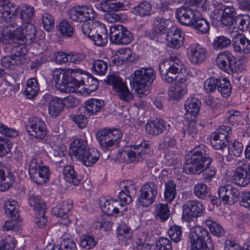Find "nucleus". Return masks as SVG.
<instances>
[{
  "label": "nucleus",
  "mask_w": 250,
  "mask_h": 250,
  "mask_svg": "<svg viewBox=\"0 0 250 250\" xmlns=\"http://www.w3.org/2000/svg\"><path fill=\"white\" fill-rule=\"evenodd\" d=\"M82 74L79 69L56 68L53 72V80L60 91L73 92L83 83Z\"/></svg>",
  "instance_id": "f257e3e1"
},
{
  "label": "nucleus",
  "mask_w": 250,
  "mask_h": 250,
  "mask_svg": "<svg viewBox=\"0 0 250 250\" xmlns=\"http://www.w3.org/2000/svg\"><path fill=\"white\" fill-rule=\"evenodd\" d=\"M208 150L204 145L196 146L188 155L183 170L187 174L198 175L208 167L212 162L208 156Z\"/></svg>",
  "instance_id": "f03ea898"
},
{
  "label": "nucleus",
  "mask_w": 250,
  "mask_h": 250,
  "mask_svg": "<svg viewBox=\"0 0 250 250\" xmlns=\"http://www.w3.org/2000/svg\"><path fill=\"white\" fill-rule=\"evenodd\" d=\"M69 153L86 167H90L94 164L100 156L97 150L90 149L87 146V141L80 139H76L72 142Z\"/></svg>",
  "instance_id": "7ed1b4c3"
},
{
  "label": "nucleus",
  "mask_w": 250,
  "mask_h": 250,
  "mask_svg": "<svg viewBox=\"0 0 250 250\" xmlns=\"http://www.w3.org/2000/svg\"><path fill=\"white\" fill-rule=\"evenodd\" d=\"M131 83L136 92L140 97L147 95L149 93V86L155 79V74L153 69L150 67L142 68L135 71L131 76Z\"/></svg>",
  "instance_id": "20e7f679"
},
{
  "label": "nucleus",
  "mask_w": 250,
  "mask_h": 250,
  "mask_svg": "<svg viewBox=\"0 0 250 250\" xmlns=\"http://www.w3.org/2000/svg\"><path fill=\"white\" fill-rule=\"evenodd\" d=\"M81 29L83 35L93 41L95 45L103 46L107 42V31L101 22L96 21L83 23Z\"/></svg>",
  "instance_id": "39448f33"
},
{
  "label": "nucleus",
  "mask_w": 250,
  "mask_h": 250,
  "mask_svg": "<svg viewBox=\"0 0 250 250\" xmlns=\"http://www.w3.org/2000/svg\"><path fill=\"white\" fill-rule=\"evenodd\" d=\"M183 68L182 62L175 56H171L159 64V71L165 82L172 83L178 77Z\"/></svg>",
  "instance_id": "423d86ee"
},
{
  "label": "nucleus",
  "mask_w": 250,
  "mask_h": 250,
  "mask_svg": "<svg viewBox=\"0 0 250 250\" xmlns=\"http://www.w3.org/2000/svg\"><path fill=\"white\" fill-rule=\"evenodd\" d=\"M191 250H211L212 244L209 233L201 226L193 228L189 234Z\"/></svg>",
  "instance_id": "0eeeda50"
},
{
  "label": "nucleus",
  "mask_w": 250,
  "mask_h": 250,
  "mask_svg": "<svg viewBox=\"0 0 250 250\" xmlns=\"http://www.w3.org/2000/svg\"><path fill=\"white\" fill-rule=\"evenodd\" d=\"M28 172L31 178L38 185H42L49 180V168L43 165L40 158L34 157L31 159Z\"/></svg>",
  "instance_id": "6e6552de"
},
{
  "label": "nucleus",
  "mask_w": 250,
  "mask_h": 250,
  "mask_svg": "<svg viewBox=\"0 0 250 250\" xmlns=\"http://www.w3.org/2000/svg\"><path fill=\"white\" fill-rule=\"evenodd\" d=\"M96 137L102 147L109 149L118 146L122 133L118 129L104 128L97 132Z\"/></svg>",
  "instance_id": "1a4fd4ad"
},
{
  "label": "nucleus",
  "mask_w": 250,
  "mask_h": 250,
  "mask_svg": "<svg viewBox=\"0 0 250 250\" xmlns=\"http://www.w3.org/2000/svg\"><path fill=\"white\" fill-rule=\"evenodd\" d=\"M216 88L225 97L229 96L231 92L230 82L226 78L211 77L205 82L204 89L207 92H213Z\"/></svg>",
  "instance_id": "9d476101"
},
{
  "label": "nucleus",
  "mask_w": 250,
  "mask_h": 250,
  "mask_svg": "<svg viewBox=\"0 0 250 250\" xmlns=\"http://www.w3.org/2000/svg\"><path fill=\"white\" fill-rule=\"evenodd\" d=\"M149 145L146 141L132 146V149L118 152L120 158L127 162H137L145 159L146 155L149 152Z\"/></svg>",
  "instance_id": "9b49d317"
},
{
  "label": "nucleus",
  "mask_w": 250,
  "mask_h": 250,
  "mask_svg": "<svg viewBox=\"0 0 250 250\" xmlns=\"http://www.w3.org/2000/svg\"><path fill=\"white\" fill-rule=\"evenodd\" d=\"M105 82L113 86L117 96L121 100L128 102L132 100L133 95L128 88L126 83L118 76L115 74L109 75L105 80Z\"/></svg>",
  "instance_id": "f8f14e48"
},
{
  "label": "nucleus",
  "mask_w": 250,
  "mask_h": 250,
  "mask_svg": "<svg viewBox=\"0 0 250 250\" xmlns=\"http://www.w3.org/2000/svg\"><path fill=\"white\" fill-rule=\"evenodd\" d=\"M68 15L72 21L83 23L94 21L97 16L93 7L88 5L74 7L70 9Z\"/></svg>",
  "instance_id": "ddd939ff"
},
{
  "label": "nucleus",
  "mask_w": 250,
  "mask_h": 250,
  "mask_svg": "<svg viewBox=\"0 0 250 250\" xmlns=\"http://www.w3.org/2000/svg\"><path fill=\"white\" fill-rule=\"evenodd\" d=\"M250 183V163L245 158H235V184L245 187Z\"/></svg>",
  "instance_id": "4468645a"
},
{
  "label": "nucleus",
  "mask_w": 250,
  "mask_h": 250,
  "mask_svg": "<svg viewBox=\"0 0 250 250\" xmlns=\"http://www.w3.org/2000/svg\"><path fill=\"white\" fill-rule=\"evenodd\" d=\"M109 38L112 43L117 44H127L133 39L132 34L121 24L110 27Z\"/></svg>",
  "instance_id": "2eb2a0df"
},
{
  "label": "nucleus",
  "mask_w": 250,
  "mask_h": 250,
  "mask_svg": "<svg viewBox=\"0 0 250 250\" xmlns=\"http://www.w3.org/2000/svg\"><path fill=\"white\" fill-rule=\"evenodd\" d=\"M157 186L153 182H146L144 184L141 188L138 198L140 204L144 207L151 205L157 195Z\"/></svg>",
  "instance_id": "dca6fc26"
},
{
  "label": "nucleus",
  "mask_w": 250,
  "mask_h": 250,
  "mask_svg": "<svg viewBox=\"0 0 250 250\" xmlns=\"http://www.w3.org/2000/svg\"><path fill=\"white\" fill-rule=\"evenodd\" d=\"M183 218L187 222L192 221L193 218L201 216L203 214L204 208L199 201L189 200L183 207Z\"/></svg>",
  "instance_id": "f3484780"
},
{
  "label": "nucleus",
  "mask_w": 250,
  "mask_h": 250,
  "mask_svg": "<svg viewBox=\"0 0 250 250\" xmlns=\"http://www.w3.org/2000/svg\"><path fill=\"white\" fill-rule=\"evenodd\" d=\"M26 130L29 135L38 139H43L47 132L45 123L37 118H33L29 120L26 125Z\"/></svg>",
  "instance_id": "a211bd4d"
},
{
  "label": "nucleus",
  "mask_w": 250,
  "mask_h": 250,
  "mask_svg": "<svg viewBox=\"0 0 250 250\" xmlns=\"http://www.w3.org/2000/svg\"><path fill=\"white\" fill-rule=\"evenodd\" d=\"M234 57L228 51L220 53L216 59L218 67L228 74L233 76L234 74Z\"/></svg>",
  "instance_id": "6ab92c4d"
},
{
  "label": "nucleus",
  "mask_w": 250,
  "mask_h": 250,
  "mask_svg": "<svg viewBox=\"0 0 250 250\" xmlns=\"http://www.w3.org/2000/svg\"><path fill=\"white\" fill-rule=\"evenodd\" d=\"M18 11L20 13L21 21L25 23L30 22L34 16V8L27 4H22L19 6L18 8H15L14 10L6 11L5 13L9 16V19H11L13 17H16Z\"/></svg>",
  "instance_id": "aec40b11"
},
{
  "label": "nucleus",
  "mask_w": 250,
  "mask_h": 250,
  "mask_svg": "<svg viewBox=\"0 0 250 250\" xmlns=\"http://www.w3.org/2000/svg\"><path fill=\"white\" fill-rule=\"evenodd\" d=\"M120 187L122 189L119 193V198L120 199V206L123 207V202L125 204H129L131 202V195L135 194L136 192V188L134 183L131 181H125L120 184Z\"/></svg>",
  "instance_id": "412c9836"
},
{
  "label": "nucleus",
  "mask_w": 250,
  "mask_h": 250,
  "mask_svg": "<svg viewBox=\"0 0 250 250\" xmlns=\"http://www.w3.org/2000/svg\"><path fill=\"white\" fill-rule=\"evenodd\" d=\"M196 12L193 8L182 6L177 9L176 17L181 24L190 26L196 16Z\"/></svg>",
  "instance_id": "4be33fe9"
},
{
  "label": "nucleus",
  "mask_w": 250,
  "mask_h": 250,
  "mask_svg": "<svg viewBox=\"0 0 250 250\" xmlns=\"http://www.w3.org/2000/svg\"><path fill=\"white\" fill-rule=\"evenodd\" d=\"M188 53L191 62L195 64L201 63L206 58V50L198 44L191 45L188 48Z\"/></svg>",
  "instance_id": "5701e85b"
},
{
  "label": "nucleus",
  "mask_w": 250,
  "mask_h": 250,
  "mask_svg": "<svg viewBox=\"0 0 250 250\" xmlns=\"http://www.w3.org/2000/svg\"><path fill=\"white\" fill-rule=\"evenodd\" d=\"M184 40V33L177 27H172L168 31L167 40L172 48H178L182 46Z\"/></svg>",
  "instance_id": "b1692460"
},
{
  "label": "nucleus",
  "mask_w": 250,
  "mask_h": 250,
  "mask_svg": "<svg viewBox=\"0 0 250 250\" xmlns=\"http://www.w3.org/2000/svg\"><path fill=\"white\" fill-rule=\"evenodd\" d=\"M21 46H15L12 48V55L3 57L1 59V65L5 68H10L14 65H17L21 63Z\"/></svg>",
  "instance_id": "393cba45"
},
{
  "label": "nucleus",
  "mask_w": 250,
  "mask_h": 250,
  "mask_svg": "<svg viewBox=\"0 0 250 250\" xmlns=\"http://www.w3.org/2000/svg\"><path fill=\"white\" fill-rule=\"evenodd\" d=\"M104 102L103 100L91 99L85 102L84 107L82 110L86 111V114L90 116L100 112L104 108Z\"/></svg>",
  "instance_id": "a878e982"
},
{
  "label": "nucleus",
  "mask_w": 250,
  "mask_h": 250,
  "mask_svg": "<svg viewBox=\"0 0 250 250\" xmlns=\"http://www.w3.org/2000/svg\"><path fill=\"white\" fill-rule=\"evenodd\" d=\"M200 102L196 98L188 99L185 104V108L187 111L186 118L189 119V116H191L192 118H195L200 110Z\"/></svg>",
  "instance_id": "bb28decb"
},
{
  "label": "nucleus",
  "mask_w": 250,
  "mask_h": 250,
  "mask_svg": "<svg viewBox=\"0 0 250 250\" xmlns=\"http://www.w3.org/2000/svg\"><path fill=\"white\" fill-rule=\"evenodd\" d=\"M181 81V83L170 87L168 92L169 98L174 100H179L186 93L187 85L184 80Z\"/></svg>",
  "instance_id": "cd10ccee"
},
{
  "label": "nucleus",
  "mask_w": 250,
  "mask_h": 250,
  "mask_svg": "<svg viewBox=\"0 0 250 250\" xmlns=\"http://www.w3.org/2000/svg\"><path fill=\"white\" fill-rule=\"evenodd\" d=\"M166 128V123L162 120H158L147 123L146 125V131L152 135H157L162 133Z\"/></svg>",
  "instance_id": "c85d7f7f"
},
{
  "label": "nucleus",
  "mask_w": 250,
  "mask_h": 250,
  "mask_svg": "<svg viewBox=\"0 0 250 250\" xmlns=\"http://www.w3.org/2000/svg\"><path fill=\"white\" fill-rule=\"evenodd\" d=\"M220 198L226 204H229L231 201L233 203L234 200V191L233 187L230 185H227L220 187L218 190Z\"/></svg>",
  "instance_id": "c756f323"
},
{
  "label": "nucleus",
  "mask_w": 250,
  "mask_h": 250,
  "mask_svg": "<svg viewBox=\"0 0 250 250\" xmlns=\"http://www.w3.org/2000/svg\"><path fill=\"white\" fill-rule=\"evenodd\" d=\"M63 175L64 180L67 182L74 186H78L81 183V179L71 166L64 167L63 169Z\"/></svg>",
  "instance_id": "7c9ffc66"
},
{
  "label": "nucleus",
  "mask_w": 250,
  "mask_h": 250,
  "mask_svg": "<svg viewBox=\"0 0 250 250\" xmlns=\"http://www.w3.org/2000/svg\"><path fill=\"white\" fill-rule=\"evenodd\" d=\"M235 52L245 54L250 52V41L240 33L235 36Z\"/></svg>",
  "instance_id": "2f4dec72"
},
{
  "label": "nucleus",
  "mask_w": 250,
  "mask_h": 250,
  "mask_svg": "<svg viewBox=\"0 0 250 250\" xmlns=\"http://www.w3.org/2000/svg\"><path fill=\"white\" fill-rule=\"evenodd\" d=\"M63 109L62 99L54 97L50 101L48 110L50 115L55 118L57 117Z\"/></svg>",
  "instance_id": "473e14b6"
},
{
  "label": "nucleus",
  "mask_w": 250,
  "mask_h": 250,
  "mask_svg": "<svg viewBox=\"0 0 250 250\" xmlns=\"http://www.w3.org/2000/svg\"><path fill=\"white\" fill-rule=\"evenodd\" d=\"M152 7L146 1H143L131 9V12L136 16L144 17L150 15Z\"/></svg>",
  "instance_id": "72a5a7b5"
},
{
  "label": "nucleus",
  "mask_w": 250,
  "mask_h": 250,
  "mask_svg": "<svg viewBox=\"0 0 250 250\" xmlns=\"http://www.w3.org/2000/svg\"><path fill=\"white\" fill-rule=\"evenodd\" d=\"M5 212L9 215L12 220L17 221L19 219L18 204L14 200H8L4 203Z\"/></svg>",
  "instance_id": "f704fd0d"
},
{
  "label": "nucleus",
  "mask_w": 250,
  "mask_h": 250,
  "mask_svg": "<svg viewBox=\"0 0 250 250\" xmlns=\"http://www.w3.org/2000/svg\"><path fill=\"white\" fill-rule=\"evenodd\" d=\"M28 202L31 207L36 211L43 214L46 211V205L44 202L38 195L33 194L30 196Z\"/></svg>",
  "instance_id": "c9c22d12"
},
{
  "label": "nucleus",
  "mask_w": 250,
  "mask_h": 250,
  "mask_svg": "<svg viewBox=\"0 0 250 250\" xmlns=\"http://www.w3.org/2000/svg\"><path fill=\"white\" fill-rule=\"evenodd\" d=\"M72 207L73 203L72 201H63L58 206L53 208L52 213L58 217H63L66 216Z\"/></svg>",
  "instance_id": "e433bc0d"
},
{
  "label": "nucleus",
  "mask_w": 250,
  "mask_h": 250,
  "mask_svg": "<svg viewBox=\"0 0 250 250\" xmlns=\"http://www.w3.org/2000/svg\"><path fill=\"white\" fill-rule=\"evenodd\" d=\"M39 89L37 79L35 78H31L27 82L25 94L27 98L32 99L37 95Z\"/></svg>",
  "instance_id": "4c0bfd02"
},
{
  "label": "nucleus",
  "mask_w": 250,
  "mask_h": 250,
  "mask_svg": "<svg viewBox=\"0 0 250 250\" xmlns=\"http://www.w3.org/2000/svg\"><path fill=\"white\" fill-rule=\"evenodd\" d=\"M119 202L116 200H107L102 207V209L108 215H113L119 213L120 208L117 207Z\"/></svg>",
  "instance_id": "58836bf2"
},
{
  "label": "nucleus",
  "mask_w": 250,
  "mask_h": 250,
  "mask_svg": "<svg viewBox=\"0 0 250 250\" xmlns=\"http://www.w3.org/2000/svg\"><path fill=\"white\" fill-rule=\"evenodd\" d=\"M176 185L171 180L165 183L164 196L165 200L170 203L175 198L176 195Z\"/></svg>",
  "instance_id": "ea45409f"
},
{
  "label": "nucleus",
  "mask_w": 250,
  "mask_h": 250,
  "mask_svg": "<svg viewBox=\"0 0 250 250\" xmlns=\"http://www.w3.org/2000/svg\"><path fill=\"white\" fill-rule=\"evenodd\" d=\"M193 23L190 25L194 28L204 34L207 33L209 30V23L205 19L203 18H197L195 16L194 19Z\"/></svg>",
  "instance_id": "a19ab883"
},
{
  "label": "nucleus",
  "mask_w": 250,
  "mask_h": 250,
  "mask_svg": "<svg viewBox=\"0 0 250 250\" xmlns=\"http://www.w3.org/2000/svg\"><path fill=\"white\" fill-rule=\"evenodd\" d=\"M170 21L162 17H157L153 23L154 29L156 34H165Z\"/></svg>",
  "instance_id": "79ce46f5"
},
{
  "label": "nucleus",
  "mask_w": 250,
  "mask_h": 250,
  "mask_svg": "<svg viewBox=\"0 0 250 250\" xmlns=\"http://www.w3.org/2000/svg\"><path fill=\"white\" fill-rule=\"evenodd\" d=\"M194 194L198 198L205 199L209 195L210 189L203 183H198L194 186Z\"/></svg>",
  "instance_id": "37998d69"
},
{
  "label": "nucleus",
  "mask_w": 250,
  "mask_h": 250,
  "mask_svg": "<svg viewBox=\"0 0 250 250\" xmlns=\"http://www.w3.org/2000/svg\"><path fill=\"white\" fill-rule=\"evenodd\" d=\"M235 25L241 31L247 30L250 26V17L247 14L235 17Z\"/></svg>",
  "instance_id": "c03bdc74"
},
{
  "label": "nucleus",
  "mask_w": 250,
  "mask_h": 250,
  "mask_svg": "<svg viewBox=\"0 0 250 250\" xmlns=\"http://www.w3.org/2000/svg\"><path fill=\"white\" fill-rule=\"evenodd\" d=\"M234 21V8L228 7L225 8V13L222 23L226 26H232Z\"/></svg>",
  "instance_id": "a18cd8bd"
},
{
  "label": "nucleus",
  "mask_w": 250,
  "mask_h": 250,
  "mask_svg": "<svg viewBox=\"0 0 250 250\" xmlns=\"http://www.w3.org/2000/svg\"><path fill=\"white\" fill-rule=\"evenodd\" d=\"M227 142L228 139L225 138V136H220L215 133L210 141L211 146L215 149H222L226 146V142Z\"/></svg>",
  "instance_id": "49530a36"
},
{
  "label": "nucleus",
  "mask_w": 250,
  "mask_h": 250,
  "mask_svg": "<svg viewBox=\"0 0 250 250\" xmlns=\"http://www.w3.org/2000/svg\"><path fill=\"white\" fill-rule=\"evenodd\" d=\"M231 41L229 38L224 36L216 37L213 40L212 46L214 49H222L227 47Z\"/></svg>",
  "instance_id": "de8ad7c7"
},
{
  "label": "nucleus",
  "mask_w": 250,
  "mask_h": 250,
  "mask_svg": "<svg viewBox=\"0 0 250 250\" xmlns=\"http://www.w3.org/2000/svg\"><path fill=\"white\" fill-rule=\"evenodd\" d=\"M190 7L198 13L206 11L208 7V0H188Z\"/></svg>",
  "instance_id": "09e8293b"
},
{
  "label": "nucleus",
  "mask_w": 250,
  "mask_h": 250,
  "mask_svg": "<svg viewBox=\"0 0 250 250\" xmlns=\"http://www.w3.org/2000/svg\"><path fill=\"white\" fill-rule=\"evenodd\" d=\"M96 244L94 238L89 235H82L80 238V245L84 249L90 250Z\"/></svg>",
  "instance_id": "8fccbe9b"
},
{
  "label": "nucleus",
  "mask_w": 250,
  "mask_h": 250,
  "mask_svg": "<svg viewBox=\"0 0 250 250\" xmlns=\"http://www.w3.org/2000/svg\"><path fill=\"white\" fill-rule=\"evenodd\" d=\"M92 70L95 74L99 75H104L107 69V64L101 60H97L93 62Z\"/></svg>",
  "instance_id": "3c124183"
},
{
  "label": "nucleus",
  "mask_w": 250,
  "mask_h": 250,
  "mask_svg": "<svg viewBox=\"0 0 250 250\" xmlns=\"http://www.w3.org/2000/svg\"><path fill=\"white\" fill-rule=\"evenodd\" d=\"M206 225L209 228L211 232L216 236H220L224 233V230L216 222L208 219L205 221Z\"/></svg>",
  "instance_id": "603ef678"
},
{
  "label": "nucleus",
  "mask_w": 250,
  "mask_h": 250,
  "mask_svg": "<svg viewBox=\"0 0 250 250\" xmlns=\"http://www.w3.org/2000/svg\"><path fill=\"white\" fill-rule=\"evenodd\" d=\"M58 30L63 36L67 37H71L74 33L73 27L65 20L60 23Z\"/></svg>",
  "instance_id": "864d4df0"
},
{
  "label": "nucleus",
  "mask_w": 250,
  "mask_h": 250,
  "mask_svg": "<svg viewBox=\"0 0 250 250\" xmlns=\"http://www.w3.org/2000/svg\"><path fill=\"white\" fill-rule=\"evenodd\" d=\"M169 210L167 205L160 204L156 208V216L162 221L167 220L169 216Z\"/></svg>",
  "instance_id": "5fc2aeb1"
},
{
  "label": "nucleus",
  "mask_w": 250,
  "mask_h": 250,
  "mask_svg": "<svg viewBox=\"0 0 250 250\" xmlns=\"http://www.w3.org/2000/svg\"><path fill=\"white\" fill-rule=\"evenodd\" d=\"M168 233L171 240L175 243L179 242L182 239V230L178 226L171 227Z\"/></svg>",
  "instance_id": "6e6d98bb"
},
{
  "label": "nucleus",
  "mask_w": 250,
  "mask_h": 250,
  "mask_svg": "<svg viewBox=\"0 0 250 250\" xmlns=\"http://www.w3.org/2000/svg\"><path fill=\"white\" fill-rule=\"evenodd\" d=\"M84 114H78L75 115H71L70 117L71 120L75 123L77 125L81 128L85 126L87 124L86 112L83 110Z\"/></svg>",
  "instance_id": "4d7b16f0"
},
{
  "label": "nucleus",
  "mask_w": 250,
  "mask_h": 250,
  "mask_svg": "<svg viewBox=\"0 0 250 250\" xmlns=\"http://www.w3.org/2000/svg\"><path fill=\"white\" fill-rule=\"evenodd\" d=\"M16 244L15 238L8 237L0 242V250H14Z\"/></svg>",
  "instance_id": "13d9d810"
},
{
  "label": "nucleus",
  "mask_w": 250,
  "mask_h": 250,
  "mask_svg": "<svg viewBox=\"0 0 250 250\" xmlns=\"http://www.w3.org/2000/svg\"><path fill=\"white\" fill-rule=\"evenodd\" d=\"M42 23L44 29L48 31H50L54 27V19L53 17L48 13L44 14L42 17Z\"/></svg>",
  "instance_id": "bf43d9fd"
},
{
  "label": "nucleus",
  "mask_w": 250,
  "mask_h": 250,
  "mask_svg": "<svg viewBox=\"0 0 250 250\" xmlns=\"http://www.w3.org/2000/svg\"><path fill=\"white\" fill-rule=\"evenodd\" d=\"M239 204L241 206L250 209V192H242L240 193L238 196Z\"/></svg>",
  "instance_id": "052dcab7"
},
{
  "label": "nucleus",
  "mask_w": 250,
  "mask_h": 250,
  "mask_svg": "<svg viewBox=\"0 0 250 250\" xmlns=\"http://www.w3.org/2000/svg\"><path fill=\"white\" fill-rule=\"evenodd\" d=\"M5 170L7 171V168L1 163L0 162V191H3L8 189L10 186L8 184H6L5 180Z\"/></svg>",
  "instance_id": "680f3d73"
},
{
  "label": "nucleus",
  "mask_w": 250,
  "mask_h": 250,
  "mask_svg": "<svg viewBox=\"0 0 250 250\" xmlns=\"http://www.w3.org/2000/svg\"><path fill=\"white\" fill-rule=\"evenodd\" d=\"M119 237H124L126 239H130L132 236L130 228L125 224L120 225L117 230Z\"/></svg>",
  "instance_id": "e2e57ef3"
},
{
  "label": "nucleus",
  "mask_w": 250,
  "mask_h": 250,
  "mask_svg": "<svg viewBox=\"0 0 250 250\" xmlns=\"http://www.w3.org/2000/svg\"><path fill=\"white\" fill-rule=\"evenodd\" d=\"M26 24L24 31L25 38L30 41L34 40L36 33V28L33 24L30 22Z\"/></svg>",
  "instance_id": "0e129e2a"
},
{
  "label": "nucleus",
  "mask_w": 250,
  "mask_h": 250,
  "mask_svg": "<svg viewBox=\"0 0 250 250\" xmlns=\"http://www.w3.org/2000/svg\"><path fill=\"white\" fill-rule=\"evenodd\" d=\"M202 172H204L203 174V181L205 183H209L215 177L216 170L214 167H210L209 166Z\"/></svg>",
  "instance_id": "69168bd1"
},
{
  "label": "nucleus",
  "mask_w": 250,
  "mask_h": 250,
  "mask_svg": "<svg viewBox=\"0 0 250 250\" xmlns=\"http://www.w3.org/2000/svg\"><path fill=\"white\" fill-rule=\"evenodd\" d=\"M157 247L158 250H173L171 242L166 237L159 240L157 243Z\"/></svg>",
  "instance_id": "338daca9"
},
{
  "label": "nucleus",
  "mask_w": 250,
  "mask_h": 250,
  "mask_svg": "<svg viewBox=\"0 0 250 250\" xmlns=\"http://www.w3.org/2000/svg\"><path fill=\"white\" fill-rule=\"evenodd\" d=\"M62 250H75L76 246L73 240L70 239H64L59 245Z\"/></svg>",
  "instance_id": "774afa93"
}]
</instances>
